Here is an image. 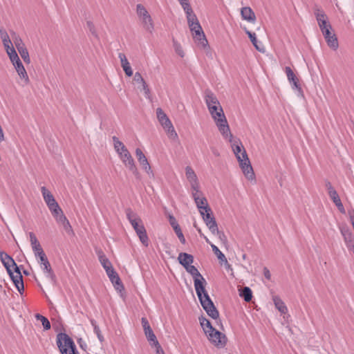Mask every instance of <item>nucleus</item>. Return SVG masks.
Wrapping results in <instances>:
<instances>
[{
  "label": "nucleus",
  "mask_w": 354,
  "mask_h": 354,
  "mask_svg": "<svg viewBox=\"0 0 354 354\" xmlns=\"http://www.w3.org/2000/svg\"><path fill=\"white\" fill-rule=\"evenodd\" d=\"M223 137L231 136V131L223 110L211 115Z\"/></svg>",
  "instance_id": "6"
},
{
  "label": "nucleus",
  "mask_w": 354,
  "mask_h": 354,
  "mask_svg": "<svg viewBox=\"0 0 354 354\" xmlns=\"http://www.w3.org/2000/svg\"><path fill=\"white\" fill-rule=\"evenodd\" d=\"M199 321L201 327L203 328L204 332L207 331L213 328L209 321L205 317H199Z\"/></svg>",
  "instance_id": "40"
},
{
  "label": "nucleus",
  "mask_w": 354,
  "mask_h": 354,
  "mask_svg": "<svg viewBox=\"0 0 354 354\" xmlns=\"http://www.w3.org/2000/svg\"><path fill=\"white\" fill-rule=\"evenodd\" d=\"M231 143L232 151L239 163L243 173L248 180L254 179V173L248 158L247 152L239 140H234L233 136L223 137Z\"/></svg>",
  "instance_id": "1"
},
{
  "label": "nucleus",
  "mask_w": 354,
  "mask_h": 354,
  "mask_svg": "<svg viewBox=\"0 0 354 354\" xmlns=\"http://www.w3.org/2000/svg\"><path fill=\"white\" fill-rule=\"evenodd\" d=\"M126 214L141 243L148 246L149 238L141 218L130 209H127Z\"/></svg>",
  "instance_id": "3"
},
{
  "label": "nucleus",
  "mask_w": 354,
  "mask_h": 354,
  "mask_svg": "<svg viewBox=\"0 0 354 354\" xmlns=\"http://www.w3.org/2000/svg\"><path fill=\"white\" fill-rule=\"evenodd\" d=\"M211 248L212 249V251L215 254V255L217 257L218 260L221 262H224L225 263H227V260L225 257V256L223 254V252L218 248L217 246H216L214 244H211Z\"/></svg>",
  "instance_id": "35"
},
{
  "label": "nucleus",
  "mask_w": 354,
  "mask_h": 354,
  "mask_svg": "<svg viewBox=\"0 0 354 354\" xmlns=\"http://www.w3.org/2000/svg\"><path fill=\"white\" fill-rule=\"evenodd\" d=\"M41 268L43 270L46 277L52 283H54L55 282V275L51 268L49 261L42 263V266H41Z\"/></svg>",
  "instance_id": "24"
},
{
  "label": "nucleus",
  "mask_w": 354,
  "mask_h": 354,
  "mask_svg": "<svg viewBox=\"0 0 354 354\" xmlns=\"http://www.w3.org/2000/svg\"><path fill=\"white\" fill-rule=\"evenodd\" d=\"M241 15L243 20L249 23L254 24L256 21V15L250 7L245 6L241 9Z\"/></svg>",
  "instance_id": "20"
},
{
  "label": "nucleus",
  "mask_w": 354,
  "mask_h": 354,
  "mask_svg": "<svg viewBox=\"0 0 354 354\" xmlns=\"http://www.w3.org/2000/svg\"><path fill=\"white\" fill-rule=\"evenodd\" d=\"M141 322L145 332L151 329L150 325L145 317L142 318Z\"/></svg>",
  "instance_id": "58"
},
{
  "label": "nucleus",
  "mask_w": 354,
  "mask_h": 354,
  "mask_svg": "<svg viewBox=\"0 0 354 354\" xmlns=\"http://www.w3.org/2000/svg\"><path fill=\"white\" fill-rule=\"evenodd\" d=\"M205 101L207 108L220 104L216 95L210 91H207L205 93Z\"/></svg>",
  "instance_id": "25"
},
{
  "label": "nucleus",
  "mask_w": 354,
  "mask_h": 354,
  "mask_svg": "<svg viewBox=\"0 0 354 354\" xmlns=\"http://www.w3.org/2000/svg\"><path fill=\"white\" fill-rule=\"evenodd\" d=\"M156 115L159 122L167 132L168 137L171 140H178V134L175 131L171 120L161 108H158L156 109Z\"/></svg>",
  "instance_id": "4"
},
{
  "label": "nucleus",
  "mask_w": 354,
  "mask_h": 354,
  "mask_svg": "<svg viewBox=\"0 0 354 354\" xmlns=\"http://www.w3.org/2000/svg\"><path fill=\"white\" fill-rule=\"evenodd\" d=\"M175 231V233L176 234L177 236L178 237L180 241L183 243V244H185V239L183 236V234L180 230V227H176V230H174Z\"/></svg>",
  "instance_id": "53"
},
{
  "label": "nucleus",
  "mask_w": 354,
  "mask_h": 354,
  "mask_svg": "<svg viewBox=\"0 0 354 354\" xmlns=\"http://www.w3.org/2000/svg\"><path fill=\"white\" fill-rule=\"evenodd\" d=\"M326 187L328 190V194H331L332 192H335L336 190L334 189V187L332 186L331 183L329 181L326 182Z\"/></svg>",
  "instance_id": "62"
},
{
  "label": "nucleus",
  "mask_w": 354,
  "mask_h": 354,
  "mask_svg": "<svg viewBox=\"0 0 354 354\" xmlns=\"http://www.w3.org/2000/svg\"><path fill=\"white\" fill-rule=\"evenodd\" d=\"M137 15L142 21L143 28L151 33L154 29V25L152 18L146 8L141 4L137 5Z\"/></svg>",
  "instance_id": "7"
},
{
  "label": "nucleus",
  "mask_w": 354,
  "mask_h": 354,
  "mask_svg": "<svg viewBox=\"0 0 354 354\" xmlns=\"http://www.w3.org/2000/svg\"><path fill=\"white\" fill-rule=\"evenodd\" d=\"M189 28L197 45L203 48H206L208 46V41L200 23H195L192 26H189Z\"/></svg>",
  "instance_id": "8"
},
{
  "label": "nucleus",
  "mask_w": 354,
  "mask_h": 354,
  "mask_svg": "<svg viewBox=\"0 0 354 354\" xmlns=\"http://www.w3.org/2000/svg\"><path fill=\"white\" fill-rule=\"evenodd\" d=\"M35 318L37 319V320H39L41 322V324L43 325V327L45 330H48L50 328V322L48 321V319L45 317L44 316L40 315V314H37L35 315Z\"/></svg>",
  "instance_id": "42"
},
{
  "label": "nucleus",
  "mask_w": 354,
  "mask_h": 354,
  "mask_svg": "<svg viewBox=\"0 0 354 354\" xmlns=\"http://www.w3.org/2000/svg\"><path fill=\"white\" fill-rule=\"evenodd\" d=\"M348 216L350 218V221L353 225L354 223V209H350L348 211Z\"/></svg>",
  "instance_id": "63"
},
{
  "label": "nucleus",
  "mask_w": 354,
  "mask_h": 354,
  "mask_svg": "<svg viewBox=\"0 0 354 354\" xmlns=\"http://www.w3.org/2000/svg\"><path fill=\"white\" fill-rule=\"evenodd\" d=\"M209 342L218 348H223L227 342L226 336L212 328L205 333Z\"/></svg>",
  "instance_id": "9"
},
{
  "label": "nucleus",
  "mask_w": 354,
  "mask_h": 354,
  "mask_svg": "<svg viewBox=\"0 0 354 354\" xmlns=\"http://www.w3.org/2000/svg\"><path fill=\"white\" fill-rule=\"evenodd\" d=\"M112 140L113 142L114 149L117 153L127 149L125 145L116 136H113Z\"/></svg>",
  "instance_id": "37"
},
{
  "label": "nucleus",
  "mask_w": 354,
  "mask_h": 354,
  "mask_svg": "<svg viewBox=\"0 0 354 354\" xmlns=\"http://www.w3.org/2000/svg\"><path fill=\"white\" fill-rule=\"evenodd\" d=\"M86 26L91 33L95 37H97V31L93 23L91 21H88L86 22Z\"/></svg>",
  "instance_id": "51"
},
{
  "label": "nucleus",
  "mask_w": 354,
  "mask_h": 354,
  "mask_svg": "<svg viewBox=\"0 0 354 354\" xmlns=\"http://www.w3.org/2000/svg\"><path fill=\"white\" fill-rule=\"evenodd\" d=\"M62 226L68 234H69V235L74 234L73 230L72 229V227H71L68 220H66L64 223H63Z\"/></svg>",
  "instance_id": "50"
},
{
  "label": "nucleus",
  "mask_w": 354,
  "mask_h": 354,
  "mask_svg": "<svg viewBox=\"0 0 354 354\" xmlns=\"http://www.w3.org/2000/svg\"><path fill=\"white\" fill-rule=\"evenodd\" d=\"M118 57H119L120 63H121V66L125 73V75L128 77H131L133 74V70L131 67L130 63L129 62L126 55L122 53H120L118 54Z\"/></svg>",
  "instance_id": "21"
},
{
  "label": "nucleus",
  "mask_w": 354,
  "mask_h": 354,
  "mask_svg": "<svg viewBox=\"0 0 354 354\" xmlns=\"http://www.w3.org/2000/svg\"><path fill=\"white\" fill-rule=\"evenodd\" d=\"M17 50L20 54L21 58L24 59V61L27 64H30V59L29 57V53L26 46L20 49H18Z\"/></svg>",
  "instance_id": "43"
},
{
  "label": "nucleus",
  "mask_w": 354,
  "mask_h": 354,
  "mask_svg": "<svg viewBox=\"0 0 354 354\" xmlns=\"http://www.w3.org/2000/svg\"><path fill=\"white\" fill-rule=\"evenodd\" d=\"M91 325L93 326L94 333L97 335V338L102 342L104 340V337L101 334V331L98 326L96 324V322L95 320L91 321Z\"/></svg>",
  "instance_id": "46"
},
{
  "label": "nucleus",
  "mask_w": 354,
  "mask_h": 354,
  "mask_svg": "<svg viewBox=\"0 0 354 354\" xmlns=\"http://www.w3.org/2000/svg\"><path fill=\"white\" fill-rule=\"evenodd\" d=\"M133 81L139 84H145V81L139 72H136L133 76Z\"/></svg>",
  "instance_id": "54"
},
{
  "label": "nucleus",
  "mask_w": 354,
  "mask_h": 354,
  "mask_svg": "<svg viewBox=\"0 0 354 354\" xmlns=\"http://www.w3.org/2000/svg\"><path fill=\"white\" fill-rule=\"evenodd\" d=\"M326 187L328 190V194H331L332 192H335L336 190L334 189V187L332 186L331 183L329 181L326 182Z\"/></svg>",
  "instance_id": "61"
},
{
  "label": "nucleus",
  "mask_w": 354,
  "mask_h": 354,
  "mask_svg": "<svg viewBox=\"0 0 354 354\" xmlns=\"http://www.w3.org/2000/svg\"><path fill=\"white\" fill-rule=\"evenodd\" d=\"M174 48L176 53L181 57H183L185 55L184 51L182 48V46L177 41H174Z\"/></svg>",
  "instance_id": "49"
},
{
  "label": "nucleus",
  "mask_w": 354,
  "mask_h": 354,
  "mask_svg": "<svg viewBox=\"0 0 354 354\" xmlns=\"http://www.w3.org/2000/svg\"><path fill=\"white\" fill-rule=\"evenodd\" d=\"M214 235H216L222 243H227L226 236L225 235V234L223 232L219 231L218 229L217 230L216 232H215Z\"/></svg>",
  "instance_id": "56"
},
{
  "label": "nucleus",
  "mask_w": 354,
  "mask_h": 354,
  "mask_svg": "<svg viewBox=\"0 0 354 354\" xmlns=\"http://www.w3.org/2000/svg\"><path fill=\"white\" fill-rule=\"evenodd\" d=\"M8 274L18 291L21 292V290H24L23 277L19 267H16L14 270H10Z\"/></svg>",
  "instance_id": "13"
},
{
  "label": "nucleus",
  "mask_w": 354,
  "mask_h": 354,
  "mask_svg": "<svg viewBox=\"0 0 354 354\" xmlns=\"http://www.w3.org/2000/svg\"><path fill=\"white\" fill-rule=\"evenodd\" d=\"M37 258L39 259L38 262L39 263L40 266H42V263H44L48 261L47 257L44 252H42V254L37 256Z\"/></svg>",
  "instance_id": "57"
},
{
  "label": "nucleus",
  "mask_w": 354,
  "mask_h": 354,
  "mask_svg": "<svg viewBox=\"0 0 354 354\" xmlns=\"http://www.w3.org/2000/svg\"><path fill=\"white\" fill-rule=\"evenodd\" d=\"M29 237H30V242L32 247V249L35 247H37L40 245L39 242L38 241L35 234L33 232L29 233Z\"/></svg>",
  "instance_id": "48"
},
{
  "label": "nucleus",
  "mask_w": 354,
  "mask_h": 354,
  "mask_svg": "<svg viewBox=\"0 0 354 354\" xmlns=\"http://www.w3.org/2000/svg\"><path fill=\"white\" fill-rule=\"evenodd\" d=\"M183 8L186 14L187 24L189 26H192L195 23L199 22L189 4L183 5Z\"/></svg>",
  "instance_id": "22"
},
{
  "label": "nucleus",
  "mask_w": 354,
  "mask_h": 354,
  "mask_svg": "<svg viewBox=\"0 0 354 354\" xmlns=\"http://www.w3.org/2000/svg\"><path fill=\"white\" fill-rule=\"evenodd\" d=\"M185 176L189 184L198 181L196 173L190 166L185 167Z\"/></svg>",
  "instance_id": "32"
},
{
  "label": "nucleus",
  "mask_w": 354,
  "mask_h": 354,
  "mask_svg": "<svg viewBox=\"0 0 354 354\" xmlns=\"http://www.w3.org/2000/svg\"><path fill=\"white\" fill-rule=\"evenodd\" d=\"M322 34L328 46L330 48L336 50L338 48V41L335 35L331 32V30H325L324 32Z\"/></svg>",
  "instance_id": "19"
},
{
  "label": "nucleus",
  "mask_w": 354,
  "mask_h": 354,
  "mask_svg": "<svg viewBox=\"0 0 354 354\" xmlns=\"http://www.w3.org/2000/svg\"><path fill=\"white\" fill-rule=\"evenodd\" d=\"M205 224L210 230V232L213 234H215V232H216L217 230L218 229L215 218L206 222Z\"/></svg>",
  "instance_id": "44"
},
{
  "label": "nucleus",
  "mask_w": 354,
  "mask_h": 354,
  "mask_svg": "<svg viewBox=\"0 0 354 354\" xmlns=\"http://www.w3.org/2000/svg\"><path fill=\"white\" fill-rule=\"evenodd\" d=\"M97 256L99 261L102 266V267L105 269L109 268L112 266L111 263L110 261L106 258L105 254L102 250L97 251Z\"/></svg>",
  "instance_id": "33"
},
{
  "label": "nucleus",
  "mask_w": 354,
  "mask_h": 354,
  "mask_svg": "<svg viewBox=\"0 0 354 354\" xmlns=\"http://www.w3.org/2000/svg\"><path fill=\"white\" fill-rule=\"evenodd\" d=\"M240 296L242 297L245 301H250L252 297V290L249 287H244L240 292Z\"/></svg>",
  "instance_id": "36"
},
{
  "label": "nucleus",
  "mask_w": 354,
  "mask_h": 354,
  "mask_svg": "<svg viewBox=\"0 0 354 354\" xmlns=\"http://www.w3.org/2000/svg\"><path fill=\"white\" fill-rule=\"evenodd\" d=\"M203 214H201V215L203 217V219L205 223H206L210 220L214 219V216L212 215L211 211H208V212L204 211V212H203Z\"/></svg>",
  "instance_id": "52"
},
{
  "label": "nucleus",
  "mask_w": 354,
  "mask_h": 354,
  "mask_svg": "<svg viewBox=\"0 0 354 354\" xmlns=\"http://www.w3.org/2000/svg\"><path fill=\"white\" fill-rule=\"evenodd\" d=\"M145 334L148 339L149 342H153V345H158V341L157 340V338L153 333L152 329H149V330H147L145 332Z\"/></svg>",
  "instance_id": "39"
},
{
  "label": "nucleus",
  "mask_w": 354,
  "mask_h": 354,
  "mask_svg": "<svg viewBox=\"0 0 354 354\" xmlns=\"http://www.w3.org/2000/svg\"><path fill=\"white\" fill-rule=\"evenodd\" d=\"M32 251L35 254V257L42 254V252H44L41 245H39L37 247H35L32 248Z\"/></svg>",
  "instance_id": "59"
},
{
  "label": "nucleus",
  "mask_w": 354,
  "mask_h": 354,
  "mask_svg": "<svg viewBox=\"0 0 354 354\" xmlns=\"http://www.w3.org/2000/svg\"><path fill=\"white\" fill-rule=\"evenodd\" d=\"M11 36L17 50L25 47V44L18 35H17L15 32H12Z\"/></svg>",
  "instance_id": "38"
},
{
  "label": "nucleus",
  "mask_w": 354,
  "mask_h": 354,
  "mask_svg": "<svg viewBox=\"0 0 354 354\" xmlns=\"http://www.w3.org/2000/svg\"><path fill=\"white\" fill-rule=\"evenodd\" d=\"M329 196H330V199L333 201V202L335 204V205L338 208L339 211L342 214H345V212H346L345 209L344 207L343 204L341 202V200H340L337 192H332L331 194H329Z\"/></svg>",
  "instance_id": "29"
},
{
  "label": "nucleus",
  "mask_w": 354,
  "mask_h": 354,
  "mask_svg": "<svg viewBox=\"0 0 354 354\" xmlns=\"http://www.w3.org/2000/svg\"><path fill=\"white\" fill-rule=\"evenodd\" d=\"M285 72L288 81L290 82V84L292 85V87L301 91V87L299 84V80L293 73L292 70L289 66H286L285 68Z\"/></svg>",
  "instance_id": "23"
},
{
  "label": "nucleus",
  "mask_w": 354,
  "mask_h": 354,
  "mask_svg": "<svg viewBox=\"0 0 354 354\" xmlns=\"http://www.w3.org/2000/svg\"><path fill=\"white\" fill-rule=\"evenodd\" d=\"M194 200L196 203V207H198L201 214H203V212L211 211L210 207L208 205L207 201L205 197L203 195L194 194Z\"/></svg>",
  "instance_id": "16"
},
{
  "label": "nucleus",
  "mask_w": 354,
  "mask_h": 354,
  "mask_svg": "<svg viewBox=\"0 0 354 354\" xmlns=\"http://www.w3.org/2000/svg\"><path fill=\"white\" fill-rule=\"evenodd\" d=\"M342 234L344 237V240L346 245L354 241V235L348 230H342Z\"/></svg>",
  "instance_id": "41"
},
{
  "label": "nucleus",
  "mask_w": 354,
  "mask_h": 354,
  "mask_svg": "<svg viewBox=\"0 0 354 354\" xmlns=\"http://www.w3.org/2000/svg\"><path fill=\"white\" fill-rule=\"evenodd\" d=\"M245 33L248 35L251 42L252 43V44L254 45V46L255 47V48L259 50V52H262L263 53L265 51V48L264 46L261 44V42H259L257 41V39L256 37V35L255 33H253L250 31H249L248 30L245 29Z\"/></svg>",
  "instance_id": "27"
},
{
  "label": "nucleus",
  "mask_w": 354,
  "mask_h": 354,
  "mask_svg": "<svg viewBox=\"0 0 354 354\" xmlns=\"http://www.w3.org/2000/svg\"><path fill=\"white\" fill-rule=\"evenodd\" d=\"M117 153L118 154L121 161L126 167H127L133 174L138 173V169L135 165V161L127 148Z\"/></svg>",
  "instance_id": "11"
},
{
  "label": "nucleus",
  "mask_w": 354,
  "mask_h": 354,
  "mask_svg": "<svg viewBox=\"0 0 354 354\" xmlns=\"http://www.w3.org/2000/svg\"><path fill=\"white\" fill-rule=\"evenodd\" d=\"M0 259L8 272L18 267L14 259L4 252H0Z\"/></svg>",
  "instance_id": "15"
},
{
  "label": "nucleus",
  "mask_w": 354,
  "mask_h": 354,
  "mask_svg": "<svg viewBox=\"0 0 354 354\" xmlns=\"http://www.w3.org/2000/svg\"><path fill=\"white\" fill-rule=\"evenodd\" d=\"M196 292L203 309L207 315L212 319H217L219 316L218 311L216 310L214 303L211 300L207 292L205 290L204 284H200L196 281Z\"/></svg>",
  "instance_id": "2"
},
{
  "label": "nucleus",
  "mask_w": 354,
  "mask_h": 354,
  "mask_svg": "<svg viewBox=\"0 0 354 354\" xmlns=\"http://www.w3.org/2000/svg\"><path fill=\"white\" fill-rule=\"evenodd\" d=\"M41 192L44 198L45 203H46L49 210L51 212L53 211V209H57L60 207L58 203L56 202L53 195L49 192L46 187H41Z\"/></svg>",
  "instance_id": "12"
},
{
  "label": "nucleus",
  "mask_w": 354,
  "mask_h": 354,
  "mask_svg": "<svg viewBox=\"0 0 354 354\" xmlns=\"http://www.w3.org/2000/svg\"><path fill=\"white\" fill-rule=\"evenodd\" d=\"M346 245L348 250L353 252V253L354 254V240L350 242L349 243L346 244Z\"/></svg>",
  "instance_id": "64"
},
{
  "label": "nucleus",
  "mask_w": 354,
  "mask_h": 354,
  "mask_svg": "<svg viewBox=\"0 0 354 354\" xmlns=\"http://www.w3.org/2000/svg\"><path fill=\"white\" fill-rule=\"evenodd\" d=\"M273 302L275 306V308L281 313V314H286L288 312V308L284 304V302L278 297V296H274L273 298Z\"/></svg>",
  "instance_id": "28"
},
{
  "label": "nucleus",
  "mask_w": 354,
  "mask_h": 354,
  "mask_svg": "<svg viewBox=\"0 0 354 354\" xmlns=\"http://www.w3.org/2000/svg\"><path fill=\"white\" fill-rule=\"evenodd\" d=\"M111 283L113 284L114 288H115L116 290L122 292L124 290V286L121 282L119 276L115 277L113 281H111Z\"/></svg>",
  "instance_id": "45"
},
{
  "label": "nucleus",
  "mask_w": 354,
  "mask_h": 354,
  "mask_svg": "<svg viewBox=\"0 0 354 354\" xmlns=\"http://www.w3.org/2000/svg\"><path fill=\"white\" fill-rule=\"evenodd\" d=\"M17 74L19 75V76L20 77V78L21 79V80L24 82V84H28L30 82V80H29V77H28V75L27 74V72L22 64V62H21V60H19L15 63L12 64Z\"/></svg>",
  "instance_id": "18"
},
{
  "label": "nucleus",
  "mask_w": 354,
  "mask_h": 354,
  "mask_svg": "<svg viewBox=\"0 0 354 354\" xmlns=\"http://www.w3.org/2000/svg\"><path fill=\"white\" fill-rule=\"evenodd\" d=\"M207 109L210 115H213L214 113H217L218 111H222L223 109L221 104L216 106H210L209 108Z\"/></svg>",
  "instance_id": "55"
},
{
  "label": "nucleus",
  "mask_w": 354,
  "mask_h": 354,
  "mask_svg": "<svg viewBox=\"0 0 354 354\" xmlns=\"http://www.w3.org/2000/svg\"><path fill=\"white\" fill-rule=\"evenodd\" d=\"M190 186L192 189V196L193 197H194V194L200 195V196L203 195L202 193L200 192L198 181L191 183Z\"/></svg>",
  "instance_id": "47"
},
{
  "label": "nucleus",
  "mask_w": 354,
  "mask_h": 354,
  "mask_svg": "<svg viewBox=\"0 0 354 354\" xmlns=\"http://www.w3.org/2000/svg\"><path fill=\"white\" fill-rule=\"evenodd\" d=\"M169 223L170 225L172 226L174 230H176V227H180L179 225L178 224L176 218L173 216H169Z\"/></svg>",
  "instance_id": "60"
},
{
  "label": "nucleus",
  "mask_w": 354,
  "mask_h": 354,
  "mask_svg": "<svg viewBox=\"0 0 354 354\" xmlns=\"http://www.w3.org/2000/svg\"><path fill=\"white\" fill-rule=\"evenodd\" d=\"M0 37L5 49L9 48V47L12 46L9 35L4 28H0Z\"/></svg>",
  "instance_id": "31"
},
{
  "label": "nucleus",
  "mask_w": 354,
  "mask_h": 354,
  "mask_svg": "<svg viewBox=\"0 0 354 354\" xmlns=\"http://www.w3.org/2000/svg\"><path fill=\"white\" fill-rule=\"evenodd\" d=\"M6 51L12 64L20 60L15 49L12 46L9 47V48H6Z\"/></svg>",
  "instance_id": "34"
},
{
  "label": "nucleus",
  "mask_w": 354,
  "mask_h": 354,
  "mask_svg": "<svg viewBox=\"0 0 354 354\" xmlns=\"http://www.w3.org/2000/svg\"><path fill=\"white\" fill-rule=\"evenodd\" d=\"M185 270L187 272H189L194 279V288H196V281H198L200 284H206L205 279L201 274L198 269L194 266H189L185 268Z\"/></svg>",
  "instance_id": "17"
},
{
  "label": "nucleus",
  "mask_w": 354,
  "mask_h": 354,
  "mask_svg": "<svg viewBox=\"0 0 354 354\" xmlns=\"http://www.w3.org/2000/svg\"><path fill=\"white\" fill-rule=\"evenodd\" d=\"M57 344L62 354H78L73 341L65 333L57 335Z\"/></svg>",
  "instance_id": "5"
},
{
  "label": "nucleus",
  "mask_w": 354,
  "mask_h": 354,
  "mask_svg": "<svg viewBox=\"0 0 354 354\" xmlns=\"http://www.w3.org/2000/svg\"><path fill=\"white\" fill-rule=\"evenodd\" d=\"M51 214L55 218L56 221L61 225H62L63 223L68 220L60 207L55 209H53V211L51 212Z\"/></svg>",
  "instance_id": "30"
},
{
  "label": "nucleus",
  "mask_w": 354,
  "mask_h": 354,
  "mask_svg": "<svg viewBox=\"0 0 354 354\" xmlns=\"http://www.w3.org/2000/svg\"><path fill=\"white\" fill-rule=\"evenodd\" d=\"M136 156L140 165L145 170V171L147 173L149 176H153V171L151 170V167L148 162V160L140 149L137 148L136 149Z\"/></svg>",
  "instance_id": "14"
},
{
  "label": "nucleus",
  "mask_w": 354,
  "mask_h": 354,
  "mask_svg": "<svg viewBox=\"0 0 354 354\" xmlns=\"http://www.w3.org/2000/svg\"><path fill=\"white\" fill-rule=\"evenodd\" d=\"M178 259L179 263L185 268L190 266L194 261V257L192 254L181 252L179 254Z\"/></svg>",
  "instance_id": "26"
},
{
  "label": "nucleus",
  "mask_w": 354,
  "mask_h": 354,
  "mask_svg": "<svg viewBox=\"0 0 354 354\" xmlns=\"http://www.w3.org/2000/svg\"><path fill=\"white\" fill-rule=\"evenodd\" d=\"M314 14L322 33L324 32L325 30H332V26L328 22V17L323 10L316 6L314 8Z\"/></svg>",
  "instance_id": "10"
}]
</instances>
